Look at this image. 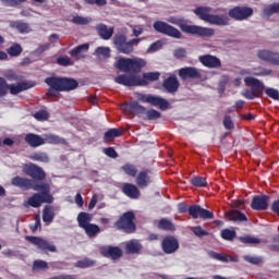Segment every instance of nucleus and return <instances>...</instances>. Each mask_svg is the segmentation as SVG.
<instances>
[{
	"instance_id": "obj_8",
	"label": "nucleus",
	"mask_w": 279,
	"mask_h": 279,
	"mask_svg": "<svg viewBox=\"0 0 279 279\" xmlns=\"http://www.w3.org/2000/svg\"><path fill=\"white\" fill-rule=\"evenodd\" d=\"M135 99L142 104H150V106H158L159 110H168L169 101L162 97L154 96L151 94L145 95L143 93H135Z\"/></svg>"
},
{
	"instance_id": "obj_47",
	"label": "nucleus",
	"mask_w": 279,
	"mask_h": 279,
	"mask_svg": "<svg viewBox=\"0 0 279 279\" xmlns=\"http://www.w3.org/2000/svg\"><path fill=\"white\" fill-rule=\"evenodd\" d=\"M279 12V2L272 3L264 9V14L266 16H272V14H278Z\"/></svg>"
},
{
	"instance_id": "obj_56",
	"label": "nucleus",
	"mask_w": 279,
	"mask_h": 279,
	"mask_svg": "<svg viewBox=\"0 0 279 279\" xmlns=\"http://www.w3.org/2000/svg\"><path fill=\"white\" fill-rule=\"evenodd\" d=\"M222 124L225 130H234V121L228 114L223 117Z\"/></svg>"
},
{
	"instance_id": "obj_52",
	"label": "nucleus",
	"mask_w": 279,
	"mask_h": 279,
	"mask_svg": "<svg viewBox=\"0 0 279 279\" xmlns=\"http://www.w3.org/2000/svg\"><path fill=\"white\" fill-rule=\"evenodd\" d=\"M221 236L225 241H233L236 238V231L225 229L221 231Z\"/></svg>"
},
{
	"instance_id": "obj_46",
	"label": "nucleus",
	"mask_w": 279,
	"mask_h": 279,
	"mask_svg": "<svg viewBox=\"0 0 279 279\" xmlns=\"http://www.w3.org/2000/svg\"><path fill=\"white\" fill-rule=\"evenodd\" d=\"M241 243H244L246 245H258L260 243V239L254 238L252 235H244L240 238Z\"/></svg>"
},
{
	"instance_id": "obj_5",
	"label": "nucleus",
	"mask_w": 279,
	"mask_h": 279,
	"mask_svg": "<svg viewBox=\"0 0 279 279\" xmlns=\"http://www.w3.org/2000/svg\"><path fill=\"white\" fill-rule=\"evenodd\" d=\"M244 84L251 86V89H244L242 92V97L245 99H260L265 90V83L258 78L252 76H246L244 78Z\"/></svg>"
},
{
	"instance_id": "obj_43",
	"label": "nucleus",
	"mask_w": 279,
	"mask_h": 279,
	"mask_svg": "<svg viewBox=\"0 0 279 279\" xmlns=\"http://www.w3.org/2000/svg\"><path fill=\"white\" fill-rule=\"evenodd\" d=\"M29 159L36 162H49V155H47V153L38 151L31 155Z\"/></svg>"
},
{
	"instance_id": "obj_55",
	"label": "nucleus",
	"mask_w": 279,
	"mask_h": 279,
	"mask_svg": "<svg viewBox=\"0 0 279 279\" xmlns=\"http://www.w3.org/2000/svg\"><path fill=\"white\" fill-rule=\"evenodd\" d=\"M9 85L8 81L4 77L0 76V97H5L9 93Z\"/></svg>"
},
{
	"instance_id": "obj_23",
	"label": "nucleus",
	"mask_w": 279,
	"mask_h": 279,
	"mask_svg": "<svg viewBox=\"0 0 279 279\" xmlns=\"http://www.w3.org/2000/svg\"><path fill=\"white\" fill-rule=\"evenodd\" d=\"M100 254L105 256V258H112V260H118L123 256V250L119 246H105L101 248Z\"/></svg>"
},
{
	"instance_id": "obj_6",
	"label": "nucleus",
	"mask_w": 279,
	"mask_h": 279,
	"mask_svg": "<svg viewBox=\"0 0 279 279\" xmlns=\"http://www.w3.org/2000/svg\"><path fill=\"white\" fill-rule=\"evenodd\" d=\"M135 220L136 216L134 213L126 211L114 222V228H117V230H122V232H125L126 234H134V232H136Z\"/></svg>"
},
{
	"instance_id": "obj_61",
	"label": "nucleus",
	"mask_w": 279,
	"mask_h": 279,
	"mask_svg": "<svg viewBox=\"0 0 279 279\" xmlns=\"http://www.w3.org/2000/svg\"><path fill=\"white\" fill-rule=\"evenodd\" d=\"M72 22L75 25H88V23H89V21L86 17H83V16H80V15L74 16L72 19Z\"/></svg>"
},
{
	"instance_id": "obj_36",
	"label": "nucleus",
	"mask_w": 279,
	"mask_h": 279,
	"mask_svg": "<svg viewBox=\"0 0 279 279\" xmlns=\"http://www.w3.org/2000/svg\"><path fill=\"white\" fill-rule=\"evenodd\" d=\"M125 248L128 254H140L141 250H143V244L136 240H131L126 243Z\"/></svg>"
},
{
	"instance_id": "obj_51",
	"label": "nucleus",
	"mask_w": 279,
	"mask_h": 279,
	"mask_svg": "<svg viewBox=\"0 0 279 279\" xmlns=\"http://www.w3.org/2000/svg\"><path fill=\"white\" fill-rule=\"evenodd\" d=\"M191 184L193 186L203 187V186H206V184H208V182L206 181V178H204V177H193L191 179Z\"/></svg>"
},
{
	"instance_id": "obj_58",
	"label": "nucleus",
	"mask_w": 279,
	"mask_h": 279,
	"mask_svg": "<svg viewBox=\"0 0 279 279\" xmlns=\"http://www.w3.org/2000/svg\"><path fill=\"white\" fill-rule=\"evenodd\" d=\"M191 230L195 234V236H208V231L204 230L202 227H192Z\"/></svg>"
},
{
	"instance_id": "obj_27",
	"label": "nucleus",
	"mask_w": 279,
	"mask_h": 279,
	"mask_svg": "<svg viewBox=\"0 0 279 279\" xmlns=\"http://www.w3.org/2000/svg\"><path fill=\"white\" fill-rule=\"evenodd\" d=\"M160 80V72H147L143 77L137 76L138 86H147L149 82H158Z\"/></svg>"
},
{
	"instance_id": "obj_60",
	"label": "nucleus",
	"mask_w": 279,
	"mask_h": 279,
	"mask_svg": "<svg viewBox=\"0 0 279 279\" xmlns=\"http://www.w3.org/2000/svg\"><path fill=\"white\" fill-rule=\"evenodd\" d=\"M244 260H246V263H251V265H259V263H263V258L251 255H245Z\"/></svg>"
},
{
	"instance_id": "obj_17",
	"label": "nucleus",
	"mask_w": 279,
	"mask_h": 279,
	"mask_svg": "<svg viewBox=\"0 0 279 279\" xmlns=\"http://www.w3.org/2000/svg\"><path fill=\"white\" fill-rule=\"evenodd\" d=\"M253 210H267L269 208V196L268 195H256L253 197L251 203Z\"/></svg>"
},
{
	"instance_id": "obj_22",
	"label": "nucleus",
	"mask_w": 279,
	"mask_h": 279,
	"mask_svg": "<svg viewBox=\"0 0 279 279\" xmlns=\"http://www.w3.org/2000/svg\"><path fill=\"white\" fill-rule=\"evenodd\" d=\"M114 82L116 84H120L121 86H138V76L120 74L114 77Z\"/></svg>"
},
{
	"instance_id": "obj_12",
	"label": "nucleus",
	"mask_w": 279,
	"mask_h": 279,
	"mask_svg": "<svg viewBox=\"0 0 279 279\" xmlns=\"http://www.w3.org/2000/svg\"><path fill=\"white\" fill-rule=\"evenodd\" d=\"M25 241H28V243H32V245H36L37 250H40L41 252H58L56 245L49 243L47 240L40 236L26 235Z\"/></svg>"
},
{
	"instance_id": "obj_2",
	"label": "nucleus",
	"mask_w": 279,
	"mask_h": 279,
	"mask_svg": "<svg viewBox=\"0 0 279 279\" xmlns=\"http://www.w3.org/2000/svg\"><path fill=\"white\" fill-rule=\"evenodd\" d=\"M33 191L37 193L33 194L28 199L27 204L32 208H40L43 204H53V195L51 194V185L49 183H36Z\"/></svg>"
},
{
	"instance_id": "obj_20",
	"label": "nucleus",
	"mask_w": 279,
	"mask_h": 279,
	"mask_svg": "<svg viewBox=\"0 0 279 279\" xmlns=\"http://www.w3.org/2000/svg\"><path fill=\"white\" fill-rule=\"evenodd\" d=\"M189 215L193 219H210V210L202 208L199 205L189 207Z\"/></svg>"
},
{
	"instance_id": "obj_10",
	"label": "nucleus",
	"mask_w": 279,
	"mask_h": 279,
	"mask_svg": "<svg viewBox=\"0 0 279 279\" xmlns=\"http://www.w3.org/2000/svg\"><path fill=\"white\" fill-rule=\"evenodd\" d=\"M170 23H174L180 27L184 34H191L192 36H210V28H205L197 25H189L184 21L175 22L173 19L169 21Z\"/></svg>"
},
{
	"instance_id": "obj_3",
	"label": "nucleus",
	"mask_w": 279,
	"mask_h": 279,
	"mask_svg": "<svg viewBox=\"0 0 279 279\" xmlns=\"http://www.w3.org/2000/svg\"><path fill=\"white\" fill-rule=\"evenodd\" d=\"M147 65V61L141 58H120L116 63V69L123 73H141Z\"/></svg>"
},
{
	"instance_id": "obj_26",
	"label": "nucleus",
	"mask_w": 279,
	"mask_h": 279,
	"mask_svg": "<svg viewBox=\"0 0 279 279\" xmlns=\"http://www.w3.org/2000/svg\"><path fill=\"white\" fill-rule=\"evenodd\" d=\"M226 219L228 221H233L234 223H243L247 221V216L238 209H231L225 213Z\"/></svg>"
},
{
	"instance_id": "obj_33",
	"label": "nucleus",
	"mask_w": 279,
	"mask_h": 279,
	"mask_svg": "<svg viewBox=\"0 0 279 279\" xmlns=\"http://www.w3.org/2000/svg\"><path fill=\"white\" fill-rule=\"evenodd\" d=\"M210 258H214V260H219L220 263H236V257L226 255L223 253H217V252H210Z\"/></svg>"
},
{
	"instance_id": "obj_19",
	"label": "nucleus",
	"mask_w": 279,
	"mask_h": 279,
	"mask_svg": "<svg viewBox=\"0 0 279 279\" xmlns=\"http://www.w3.org/2000/svg\"><path fill=\"white\" fill-rule=\"evenodd\" d=\"M34 86H36V83H34L32 81L20 82L16 85L9 84V93L11 95H19L20 93H23L24 90H29V88H34Z\"/></svg>"
},
{
	"instance_id": "obj_50",
	"label": "nucleus",
	"mask_w": 279,
	"mask_h": 279,
	"mask_svg": "<svg viewBox=\"0 0 279 279\" xmlns=\"http://www.w3.org/2000/svg\"><path fill=\"white\" fill-rule=\"evenodd\" d=\"M4 77L8 82H21V76L14 72V70H8L4 72Z\"/></svg>"
},
{
	"instance_id": "obj_37",
	"label": "nucleus",
	"mask_w": 279,
	"mask_h": 279,
	"mask_svg": "<svg viewBox=\"0 0 279 279\" xmlns=\"http://www.w3.org/2000/svg\"><path fill=\"white\" fill-rule=\"evenodd\" d=\"M56 218V213L53 211V206L46 205L43 209V221L45 223H51Z\"/></svg>"
},
{
	"instance_id": "obj_40",
	"label": "nucleus",
	"mask_w": 279,
	"mask_h": 279,
	"mask_svg": "<svg viewBox=\"0 0 279 279\" xmlns=\"http://www.w3.org/2000/svg\"><path fill=\"white\" fill-rule=\"evenodd\" d=\"M121 169L126 175H130V178H136V175L138 174V169H136V166L132 163H125L121 167Z\"/></svg>"
},
{
	"instance_id": "obj_16",
	"label": "nucleus",
	"mask_w": 279,
	"mask_h": 279,
	"mask_svg": "<svg viewBox=\"0 0 279 279\" xmlns=\"http://www.w3.org/2000/svg\"><path fill=\"white\" fill-rule=\"evenodd\" d=\"M162 88L170 95H175L178 90H180V81H178V76L171 74L162 82Z\"/></svg>"
},
{
	"instance_id": "obj_38",
	"label": "nucleus",
	"mask_w": 279,
	"mask_h": 279,
	"mask_svg": "<svg viewBox=\"0 0 279 279\" xmlns=\"http://www.w3.org/2000/svg\"><path fill=\"white\" fill-rule=\"evenodd\" d=\"M7 56L11 58H19L23 53V46L21 44L14 43L7 49Z\"/></svg>"
},
{
	"instance_id": "obj_14",
	"label": "nucleus",
	"mask_w": 279,
	"mask_h": 279,
	"mask_svg": "<svg viewBox=\"0 0 279 279\" xmlns=\"http://www.w3.org/2000/svg\"><path fill=\"white\" fill-rule=\"evenodd\" d=\"M178 75L182 82H187V80H202V71L195 66L181 68L178 71Z\"/></svg>"
},
{
	"instance_id": "obj_45",
	"label": "nucleus",
	"mask_w": 279,
	"mask_h": 279,
	"mask_svg": "<svg viewBox=\"0 0 279 279\" xmlns=\"http://www.w3.org/2000/svg\"><path fill=\"white\" fill-rule=\"evenodd\" d=\"M145 117L144 120L145 121H156L157 119H160L161 113L160 111L156 110V109H150L148 111H145Z\"/></svg>"
},
{
	"instance_id": "obj_11",
	"label": "nucleus",
	"mask_w": 279,
	"mask_h": 279,
	"mask_svg": "<svg viewBox=\"0 0 279 279\" xmlns=\"http://www.w3.org/2000/svg\"><path fill=\"white\" fill-rule=\"evenodd\" d=\"M254 15V9L250 7L236 5L229 10L228 16L233 19V21H247L250 16Z\"/></svg>"
},
{
	"instance_id": "obj_25",
	"label": "nucleus",
	"mask_w": 279,
	"mask_h": 279,
	"mask_svg": "<svg viewBox=\"0 0 279 279\" xmlns=\"http://www.w3.org/2000/svg\"><path fill=\"white\" fill-rule=\"evenodd\" d=\"M151 171L149 169H144L137 173L135 182L140 189H147L151 184V178L149 177Z\"/></svg>"
},
{
	"instance_id": "obj_15",
	"label": "nucleus",
	"mask_w": 279,
	"mask_h": 279,
	"mask_svg": "<svg viewBox=\"0 0 279 279\" xmlns=\"http://www.w3.org/2000/svg\"><path fill=\"white\" fill-rule=\"evenodd\" d=\"M161 250L165 254H175L180 250V242L173 235H166L161 241Z\"/></svg>"
},
{
	"instance_id": "obj_7",
	"label": "nucleus",
	"mask_w": 279,
	"mask_h": 279,
	"mask_svg": "<svg viewBox=\"0 0 279 279\" xmlns=\"http://www.w3.org/2000/svg\"><path fill=\"white\" fill-rule=\"evenodd\" d=\"M90 221H93V217L90 216V214L84 213V211H81L78 214L77 222L80 228L85 230L87 236L89 238L97 236V234L101 232V229L99 228V226L95 223H90Z\"/></svg>"
},
{
	"instance_id": "obj_30",
	"label": "nucleus",
	"mask_w": 279,
	"mask_h": 279,
	"mask_svg": "<svg viewBox=\"0 0 279 279\" xmlns=\"http://www.w3.org/2000/svg\"><path fill=\"white\" fill-rule=\"evenodd\" d=\"M24 141L29 147H40V145H45V138L35 133L26 134Z\"/></svg>"
},
{
	"instance_id": "obj_32",
	"label": "nucleus",
	"mask_w": 279,
	"mask_h": 279,
	"mask_svg": "<svg viewBox=\"0 0 279 279\" xmlns=\"http://www.w3.org/2000/svg\"><path fill=\"white\" fill-rule=\"evenodd\" d=\"M121 136H123V131L121 129H109L107 132H105L104 142L112 143V141Z\"/></svg>"
},
{
	"instance_id": "obj_35",
	"label": "nucleus",
	"mask_w": 279,
	"mask_h": 279,
	"mask_svg": "<svg viewBox=\"0 0 279 279\" xmlns=\"http://www.w3.org/2000/svg\"><path fill=\"white\" fill-rule=\"evenodd\" d=\"M157 228L159 230H165L166 232H175V225L167 218H161L158 221Z\"/></svg>"
},
{
	"instance_id": "obj_41",
	"label": "nucleus",
	"mask_w": 279,
	"mask_h": 279,
	"mask_svg": "<svg viewBox=\"0 0 279 279\" xmlns=\"http://www.w3.org/2000/svg\"><path fill=\"white\" fill-rule=\"evenodd\" d=\"M12 27H14V29H17L20 34H29V24L25 22L16 21L13 23Z\"/></svg>"
},
{
	"instance_id": "obj_9",
	"label": "nucleus",
	"mask_w": 279,
	"mask_h": 279,
	"mask_svg": "<svg viewBox=\"0 0 279 279\" xmlns=\"http://www.w3.org/2000/svg\"><path fill=\"white\" fill-rule=\"evenodd\" d=\"M153 28L155 32H157V34H162L163 36H169L170 38H182V33L167 22L156 21L153 24Z\"/></svg>"
},
{
	"instance_id": "obj_48",
	"label": "nucleus",
	"mask_w": 279,
	"mask_h": 279,
	"mask_svg": "<svg viewBox=\"0 0 279 279\" xmlns=\"http://www.w3.org/2000/svg\"><path fill=\"white\" fill-rule=\"evenodd\" d=\"M75 267H78L80 269H87V267H95V260L89 258L81 259L75 264Z\"/></svg>"
},
{
	"instance_id": "obj_29",
	"label": "nucleus",
	"mask_w": 279,
	"mask_h": 279,
	"mask_svg": "<svg viewBox=\"0 0 279 279\" xmlns=\"http://www.w3.org/2000/svg\"><path fill=\"white\" fill-rule=\"evenodd\" d=\"M96 32L102 40H110L114 34V27H109L106 24H97Z\"/></svg>"
},
{
	"instance_id": "obj_54",
	"label": "nucleus",
	"mask_w": 279,
	"mask_h": 279,
	"mask_svg": "<svg viewBox=\"0 0 279 279\" xmlns=\"http://www.w3.org/2000/svg\"><path fill=\"white\" fill-rule=\"evenodd\" d=\"M43 270V269H49V264H47V262L43 260V259H36L34 263H33V271H36V270Z\"/></svg>"
},
{
	"instance_id": "obj_39",
	"label": "nucleus",
	"mask_w": 279,
	"mask_h": 279,
	"mask_svg": "<svg viewBox=\"0 0 279 279\" xmlns=\"http://www.w3.org/2000/svg\"><path fill=\"white\" fill-rule=\"evenodd\" d=\"M27 0H1L4 5L9 8H16V5H21V3H25ZM35 3H46L47 0H33Z\"/></svg>"
},
{
	"instance_id": "obj_53",
	"label": "nucleus",
	"mask_w": 279,
	"mask_h": 279,
	"mask_svg": "<svg viewBox=\"0 0 279 279\" xmlns=\"http://www.w3.org/2000/svg\"><path fill=\"white\" fill-rule=\"evenodd\" d=\"M33 117L36 119V121H47V119H49V112L45 109H41L36 111Z\"/></svg>"
},
{
	"instance_id": "obj_57",
	"label": "nucleus",
	"mask_w": 279,
	"mask_h": 279,
	"mask_svg": "<svg viewBox=\"0 0 279 279\" xmlns=\"http://www.w3.org/2000/svg\"><path fill=\"white\" fill-rule=\"evenodd\" d=\"M264 92L270 99H275V101H279V92L278 89H274L271 87H265Z\"/></svg>"
},
{
	"instance_id": "obj_49",
	"label": "nucleus",
	"mask_w": 279,
	"mask_h": 279,
	"mask_svg": "<svg viewBox=\"0 0 279 279\" xmlns=\"http://www.w3.org/2000/svg\"><path fill=\"white\" fill-rule=\"evenodd\" d=\"M45 143H49V145H60L62 143V138L58 135L47 134L44 138Z\"/></svg>"
},
{
	"instance_id": "obj_44",
	"label": "nucleus",
	"mask_w": 279,
	"mask_h": 279,
	"mask_svg": "<svg viewBox=\"0 0 279 279\" xmlns=\"http://www.w3.org/2000/svg\"><path fill=\"white\" fill-rule=\"evenodd\" d=\"M88 48H89L88 44L78 45L70 51V56L72 58H77L80 53H84V51H88Z\"/></svg>"
},
{
	"instance_id": "obj_4",
	"label": "nucleus",
	"mask_w": 279,
	"mask_h": 279,
	"mask_svg": "<svg viewBox=\"0 0 279 279\" xmlns=\"http://www.w3.org/2000/svg\"><path fill=\"white\" fill-rule=\"evenodd\" d=\"M141 38H133L128 41V36L124 34H116L113 36V45L118 53H124V56H130L134 53V47L138 46Z\"/></svg>"
},
{
	"instance_id": "obj_59",
	"label": "nucleus",
	"mask_w": 279,
	"mask_h": 279,
	"mask_svg": "<svg viewBox=\"0 0 279 279\" xmlns=\"http://www.w3.org/2000/svg\"><path fill=\"white\" fill-rule=\"evenodd\" d=\"M57 64H59V66H71L73 62H71V58L69 57H59L57 59Z\"/></svg>"
},
{
	"instance_id": "obj_64",
	"label": "nucleus",
	"mask_w": 279,
	"mask_h": 279,
	"mask_svg": "<svg viewBox=\"0 0 279 279\" xmlns=\"http://www.w3.org/2000/svg\"><path fill=\"white\" fill-rule=\"evenodd\" d=\"M199 62L209 69L210 66V54L201 56L198 58Z\"/></svg>"
},
{
	"instance_id": "obj_31",
	"label": "nucleus",
	"mask_w": 279,
	"mask_h": 279,
	"mask_svg": "<svg viewBox=\"0 0 279 279\" xmlns=\"http://www.w3.org/2000/svg\"><path fill=\"white\" fill-rule=\"evenodd\" d=\"M210 25H218L219 27H226L230 25V16L228 14H211Z\"/></svg>"
},
{
	"instance_id": "obj_24",
	"label": "nucleus",
	"mask_w": 279,
	"mask_h": 279,
	"mask_svg": "<svg viewBox=\"0 0 279 279\" xmlns=\"http://www.w3.org/2000/svg\"><path fill=\"white\" fill-rule=\"evenodd\" d=\"M122 110H124V112H130V114H134V116L145 114L146 112L145 107H143L136 100L126 102L125 105H123Z\"/></svg>"
},
{
	"instance_id": "obj_62",
	"label": "nucleus",
	"mask_w": 279,
	"mask_h": 279,
	"mask_svg": "<svg viewBox=\"0 0 279 279\" xmlns=\"http://www.w3.org/2000/svg\"><path fill=\"white\" fill-rule=\"evenodd\" d=\"M104 154H106V156H108L109 158H119V154L117 153L114 147L104 148Z\"/></svg>"
},
{
	"instance_id": "obj_63",
	"label": "nucleus",
	"mask_w": 279,
	"mask_h": 279,
	"mask_svg": "<svg viewBox=\"0 0 279 279\" xmlns=\"http://www.w3.org/2000/svg\"><path fill=\"white\" fill-rule=\"evenodd\" d=\"M173 56L174 58H177V60H182V58H186V49L184 48L175 49L173 51Z\"/></svg>"
},
{
	"instance_id": "obj_18",
	"label": "nucleus",
	"mask_w": 279,
	"mask_h": 279,
	"mask_svg": "<svg viewBox=\"0 0 279 279\" xmlns=\"http://www.w3.org/2000/svg\"><path fill=\"white\" fill-rule=\"evenodd\" d=\"M257 58L263 60L264 62H268L269 64H275L279 66V53L274 52L271 50H259L257 53Z\"/></svg>"
},
{
	"instance_id": "obj_13",
	"label": "nucleus",
	"mask_w": 279,
	"mask_h": 279,
	"mask_svg": "<svg viewBox=\"0 0 279 279\" xmlns=\"http://www.w3.org/2000/svg\"><path fill=\"white\" fill-rule=\"evenodd\" d=\"M24 173L36 182H44V180H47V172H45L40 166L35 163L26 165L24 167Z\"/></svg>"
},
{
	"instance_id": "obj_28",
	"label": "nucleus",
	"mask_w": 279,
	"mask_h": 279,
	"mask_svg": "<svg viewBox=\"0 0 279 279\" xmlns=\"http://www.w3.org/2000/svg\"><path fill=\"white\" fill-rule=\"evenodd\" d=\"M122 193L130 199H138L141 197V190L132 183H124L122 186Z\"/></svg>"
},
{
	"instance_id": "obj_21",
	"label": "nucleus",
	"mask_w": 279,
	"mask_h": 279,
	"mask_svg": "<svg viewBox=\"0 0 279 279\" xmlns=\"http://www.w3.org/2000/svg\"><path fill=\"white\" fill-rule=\"evenodd\" d=\"M11 184L13 186H17V189H22L23 191H29L31 189L34 190V180L23 177H15L11 180Z\"/></svg>"
},
{
	"instance_id": "obj_42",
	"label": "nucleus",
	"mask_w": 279,
	"mask_h": 279,
	"mask_svg": "<svg viewBox=\"0 0 279 279\" xmlns=\"http://www.w3.org/2000/svg\"><path fill=\"white\" fill-rule=\"evenodd\" d=\"M228 82H230V77L228 75H222L218 83V93L220 97H223V93H226V87L228 86Z\"/></svg>"
},
{
	"instance_id": "obj_1",
	"label": "nucleus",
	"mask_w": 279,
	"mask_h": 279,
	"mask_svg": "<svg viewBox=\"0 0 279 279\" xmlns=\"http://www.w3.org/2000/svg\"><path fill=\"white\" fill-rule=\"evenodd\" d=\"M45 84L50 86L47 90V97H58V93H70V90H75L80 86V83L75 78L58 76L47 77Z\"/></svg>"
},
{
	"instance_id": "obj_34",
	"label": "nucleus",
	"mask_w": 279,
	"mask_h": 279,
	"mask_svg": "<svg viewBox=\"0 0 279 279\" xmlns=\"http://www.w3.org/2000/svg\"><path fill=\"white\" fill-rule=\"evenodd\" d=\"M194 14L199 16L202 21H206V23H210V8L208 7H197L194 10Z\"/></svg>"
}]
</instances>
